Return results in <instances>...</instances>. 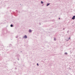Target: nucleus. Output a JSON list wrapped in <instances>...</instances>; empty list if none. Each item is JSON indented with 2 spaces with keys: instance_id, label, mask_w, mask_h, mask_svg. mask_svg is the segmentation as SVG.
Instances as JSON below:
<instances>
[{
  "instance_id": "nucleus-1",
  "label": "nucleus",
  "mask_w": 75,
  "mask_h": 75,
  "mask_svg": "<svg viewBox=\"0 0 75 75\" xmlns=\"http://www.w3.org/2000/svg\"><path fill=\"white\" fill-rule=\"evenodd\" d=\"M72 20H75V16H73V17L71 18Z\"/></svg>"
},
{
  "instance_id": "nucleus-2",
  "label": "nucleus",
  "mask_w": 75,
  "mask_h": 75,
  "mask_svg": "<svg viewBox=\"0 0 75 75\" xmlns=\"http://www.w3.org/2000/svg\"><path fill=\"white\" fill-rule=\"evenodd\" d=\"M50 3H47V5H46V6H49V5H50Z\"/></svg>"
},
{
  "instance_id": "nucleus-3",
  "label": "nucleus",
  "mask_w": 75,
  "mask_h": 75,
  "mask_svg": "<svg viewBox=\"0 0 75 75\" xmlns=\"http://www.w3.org/2000/svg\"><path fill=\"white\" fill-rule=\"evenodd\" d=\"M24 38H27V36L26 35H25L24 36Z\"/></svg>"
},
{
  "instance_id": "nucleus-4",
  "label": "nucleus",
  "mask_w": 75,
  "mask_h": 75,
  "mask_svg": "<svg viewBox=\"0 0 75 75\" xmlns=\"http://www.w3.org/2000/svg\"><path fill=\"white\" fill-rule=\"evenodd\" d=\"M64 54L65 55H68V53L67 52H65Z\"/></svg>"
},
{
  "instance_id": "nucleus-5",
  "label": "nucleus",
  "mask_w": 75,
  "mask_h": 75,
  "mask_svg": "<svg viewBox=\"0 0 75 75\" xmlns=\"http://www.w3.org/2000/svg\"><path fill=\"white\" fill-rule=\"evenodd\" d=\"M41 4H43L44 3V2L42 1H41Z\"/></svg>"
},
{
  "instance_id": "nucleus-6",
  "label": "nucleus",
  "mask_w": 75,
  "mask_h": 75,
  "mask_svg": "<svg viewBox=\"0 0 75 75\" xmlns=\"http://www.w3.org/2000/svg\"><path fill=\"white\" fill-rule=\"evenodd\" d=\"M57 40V39L55 38H54V41H56Z\"/></svg>"
},
{
  "instance_id": "nucleus-7",
  "label": "nucleus",
  "mask_w": 75,
  "mask_h": 75,
  "mask_svg": "<svg viewBox=\"0 0 75 75\" xmlns=\"http://www.w3.org/2000/svg\"><path fill=\"white\" fill-rule=\"evenodd\" d=\"M29 32L30 33V32H31V30L30 29L29 30Z\"/></svg>"
},
{
  "instance_id": "nucleus-8",
  "label": "nucleus",
  "mask_w": 75,
  "mask_h": 75,
  "mask_svg": "<svg viewBox=\"0 0 75 75\" xmlns=\"http://www.w3.org/2000/svg\"><path fill=\"white\" fill-rule=\"evenodd\" d=\"M68 39L69 40H71V37H69L68 38Z\"/></svg>"
},
{
  "instance_id": "nucleus-9",
  "label": "nucleus",
  "mask_w": 75,
  "mask_h": 75,
  "mask_svg": "<svg viewBox=\"0 0 75 75\" xmlns=\"http://www.w3.org/2000/svg\"><path fill=\"white\" fill-rule=\"evenodd\" d=\"M13 25H11V27H13Z\"/></svg>"
},
{
  "instance_id": "nucleus-10",
  "label": "nucleus",
  "mask_w": 75,
  "mask_h": 75,
  "mask_svg": "<svg viewBox=\"0 0 75 75\" xmlns=\"http://www.w3.org/2000/svg\"><path fill=\"white\" fill-rule=\"evenodd\" d=\"M65 29V28H63V30H64Z\"/></svg>"
},
{
  "instance_id": "nucleus-11",
  "label": "nucleus",
  "mask_w": 75,
  "mask_h": 75,
  "mask_svg": "<svg viewBox=\"0 0 75 75\" xmlns=\"http://www.w3.org/2000/svg\"><path fill=\"white\" fill-rule=\"evenodd\" d=\"M69 40V39H68V40H67V41H68Z\"/></svg>"
},
{
  "instance_id": "nucleus-12",
  "label": "nucleus",
  "mask_w": 75,
  "mask_h": 75,
  "mask_svg": "<svg viewBox=\"0 0 75 75\" xmlns=\"http://www.w3.org/2000/svg\"><path fill=\"white\" fill-rule=\"evenodd\" d=\"M70 52H71L70 54H72V52H71V50Z\"/></svg>"
},
{
  "instance_id": "nucleus-13",
  "label": "nucleus",
  "mask_w": 75,
  "mask_h": 75,
  "mask_svg": "<svg viewBox=\"0 0 75 75\" xmlns=\"http://www.w3.org/2000/svg\"><path fill=\"white\" fill-rule=\"evenodd\" d=\"M60 18H59V20H60Z\"/></svg>"
},
{
  "instance_id": "nucleus-14",
  "label": "nucleus",
  "mask_w": 75,
  "mask_h": 75,
  "mask_svg": "<svg viewBox=\"0 0 75 75\" xmlns=\"http://www.w3.org/2000/svg\"><path fill=\"white\" fill-rule=\"evenodd\" d=\"M39 24H40V25H41V23H39Z\"/></svg>"
},
{
  "instance_id": "nucleus-15",
  "label": "nucleus",
  "mask_w": 75,
  "mask_h": 75,
  "mask_svg": "<svg viewBox=\"0 0 75 75\" xmlns=\"http://www.w3.org/2000/svg\"><path fill=\"white\" fill-rule=\"evenodd\" d=\"M39 65L38 64V66H39Z\"/></svg>"
},
{
  "instance_id": "nucleus-16",
  "label": "nucleus",
  "mask_w": 75,
  "mask_h": 75,
  "mask_svg": "<svg viewBox=\"0 0 75 75\" xmlns=\"http://www.w3.org/2000/svg\"><path fill=\"white\" fill-rule=\"evenodd\" d=\"M37 65H38V63L37 64Z\"/></svg>"
},
{
  "instance_id": "nucleus-17",
  "label": "nucleus",
  "mask_w": 75,
  "mask_h": 75,
  "mask_svg": "<svg viewBox=\"0 0 75 75\" xmlns=\"http://www.w3.org/2000/svg\"><path fill=\"white\" fill-rule=\"evenodd\" d=\"M60 14H62V13H60Z\"/></svg>"
},
{
  "instance_id": "nucleus-18",
  "label": "nucleus",
  "mask_w": 75,
  "mask_h": 75,
  "mask_svg": "<svg viewBox=\"0 0 75 75\" xmlns=\"http://www.w3.org/2000/svg\"><path fill=\"white\" fill-rule=\"evenodd\" d=\"M69 69H71V68H69Z\"/></svg>"
}]
</instances>
